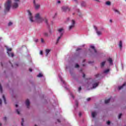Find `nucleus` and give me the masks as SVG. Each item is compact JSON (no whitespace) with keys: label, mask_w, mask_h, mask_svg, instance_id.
I'll return each mask as SVG.
<instances>
[{"label":"nucleus","mask_w":126,"mask_h":126,"mask_svg":"<svg viewBox=\"0 0 126 126\" xmlns=\"http://www.w3.org/2000/svg\"><path fill=\"white\" fill-rule=\"evenodd\" d=\"M2 100L4 101V104H6V100L5 99V97L4 95H2Z\"/></svg>","instance_id":"obj_27"},{"label":"nucleus","mask_w":126,"mask_h":126,"mask_svg":"<svg viewBox=\"0 0 126 126\" xmlns=\"http://www.w3.org/2000/svg\"><path fill=\"white\" fill-rule=\"evenodd\" d=\"M66 68H67V69L69 68V67H68V66L67 65V66H66Z\"/></svg>","instance_id":"obj_57"},{"label":"nucleus","mask_w":126,"mask_h":126,"mask_svg":"<svg viewBox=\"0 0 126 126\" xmlns=\"http://www.w3.org/2000/svg\"><path fill=\"white\" fill-rule=\"evenodd\" d=\"M0 91L1 93H2V87H1V85L0 84Z\"/></svg>","instance_id":"obj_32"},{"label":"nucleus","mask_w":126,"mask_h":126,"mask_svg":"<svg viewBox=\"0 0 126 126\" xmlns=\"http://www.w3.org/2000/svg\"><path fill=\"white\" fill-rule=\"evenodd\" d=\"M59 36L57 38V41H56V44H58L59 42H60V40L62 38V37H63V35H58Z\"/></svg>","instance_id":"obj_19"},{"label":"nucleus","mask_w":126,"mask_h":126,"mask_svg":"<svg viewBox=\"0 0 126 126\" xmlns=\"http://www.w3.org/2000/svg\"><path fill=\"white\" fill-rule=\"evenodd\" d=\"M15 107H16V108H17L18 107V105L16 104Z\"/></svg>","instance_id":"obj_61"},{"label":"nucleus","mask_w":126,"mask_h":126,"mask_svg":"<svg viewBox=\"0 0 126 126\" xmlns=\"http://www.w3.org/2000/svg\"><path fill=\"white\" fill-rule=\"evenodd\" d=\"M92 118H95L96 115H97V112L95 111L92 112L91 113Z\"/></svg>","instance_id":"obj_20"},{"label":"nucleus","mask_w":126,"mask_h":126,"mask_svg":"<svg viewBox=\"0 0 126 126\" xmlns=\"http://www.w3.org/2000/svg\"><path fill=\"white\" fill-rule=\"evenodd\" d=\"M78 92H80L81 91V87H80L78 89Z\"/></svg>","instance_id":"obj_38"},{"label":"nucleus","mask_w":126,"mask_h":126,"mask_svg":"<svg viewBox=\"0 0 126 126\" xmlns=\"http://www.w3.org/2000/svg\"><path fill=\"white\" fill-rule=\"evenodd\" d=\"M118 47L121 51L123 50V41H120L118 43Z\"/></svg>","instance_id":"obj_14"},{"label":"nucleus","mask_w":126,"mask_h":126,"mask_svg":"<svg viewBox=\"0 0 126 126\" xmlns=\"http://www.w3.org/2000/svg\"><path fill=\"white\" fill-rule=\"evenodd\" d=\"M50 52H51V49H47L45 50L46 57H48V55H49V53H50Z\"/></svg>","instance_id":"obj_18"},{"label":"nucleus","mask_w":126,"mask_h":126,"mask_svg":"<svg viewBox=\"0 0 126 126\" xmlns=\"http://www.w3.org/2000/svg\"><path fill=\"white\" fill-rule=\"evenodd\" d=\"M106 5H107L108 6H110L111 4V2L110 1H106L105 2Z\"/></svg>","instance_id":"obj_24"},{"label":"nucleus","mask_w":126,"mask_h":126,"mask_svg":"<svg viewBox=\"0 0 126 126\" xmlns=\"http://www.w3.org/2000/svg\"><path fill=\"white\" fill-rule=\"evenodd\" d=\"M75 105L76 107L78 106V102H77V101H75Z\"/></svg>","instance_id":"obj_39"},{"label":"nucleus","mask_w":126,"mask_h":126,"mask_svg":"<svg viewBox=\"0 0 126 126\" xmlns=\"http://www.w3.org/2000/svg\"><path fill=\"white\" fill-rule=\"evenodd\" d=\"M43 20H44V22H45V23L48 24V20L47 19H44Z\"/></svg>","instance_id":"obj_35"},{"label":"nucleus","mask_w":126,"mask_h":126,"mask_svg":"<svg viewBox=\"0 0 126 126\" xmlns=\"http://www.w3.org/2000/svg\"><path fill=\"white\" fill-rule=\"evenodd\" d=\"M99 85V82L97 81H92L89 84V89H95Z\"/></svg>","instance_id":"obj_2"},{"label":"nucleus","mask_w":126,"mask_h":126,"mask_svg":"<svg viewBox=\"0 0 126 126\" xmlns=\"http://www.w3.org/2000/svg\"><path fill=\"white\" fill-rule=\"evenodd\" d=\"M39 55H40V56H43V51L42 50L40 51Z\"/></svg>","instance_id":"obj_36"},{"label":"nucleus","mask_w":126,"mask_h":126,"mask_svg":"<svg viewBox=\"0 0 126 126\" xmlns=\"http://www.w3.org/2000/svg\"><path fill=\"white\" fill-rule=\"evenodd\" d=\"M43 76V74L40 73L38 75H37V77H42Z\"/></svg>","instance_id":"obj_30"},{"label":"nucleus","mask_w":126,"mask_h":126,"mask_svg":"<svg viewBox=\"0 0 126 126\" xmlns=\"http://www.w3.org/2000/svg\"><path fill=\"white\" fill-rule=\"evenodd\" d=\"M83 77H85V74H83Z\"/></svg>","instance_id":"obj_60"},{"label":"nucleus","mask_w":126,"mask_h":126,"mask_svg":"<svg viewBox=\"0 0 126 126\" xmlns=\"http://www.w3.org/2000/svg\"><path fill=\"white\" fill-rule=\"evenodd\" d=\"M33 4H34V8L36 9H39L40 8V4L36 3V0H33Z\"/></svg>","instance_id":"obj_12"},{"label":"nucleus","mask_w":126,"mask_h":126,"mask_svg":"<svg viewBox=\"0 0 126 126\" xmlns=\"http://www.w3.org/2000/svg\"><path fill=\"white\" fill-rule=\"evenodd\" d=\"M49 32L50 34H52V33H53V31H52L51 30H49Z\"/></svg>","instance_id":"obj_42"},{"label":"nucleus","mask_w":126,"mask_h":126,"mask_svg":"<svg viewBox=\"0 0 126 126\" xmlns=\"http://www.w3.org/2000/svg\"><path fill=\"white\" fill-rule=\"evenodd\" d=\"M57 121H58V123H61V121H60V120H57Z\"/></svg>","instance_id":"obj_59"},{"label":"nucleus","mask_w":126,"mask_h":126,"mask_svg":"<svg viewBox=\"0 0 126 126\" xmlns=\"http://www.w3.org/2000/svg\"><path fill=\"white\" fill-rule=\"evenodd\" d=\"M57 31V35L63 36V33H64V29H63V28H60L58 29Z\"/></svg>","instance_id":"obj_6"},{"label":"nucleus","mask_w":126,"mask_h":126,"mask_svg":"<svg viewBox=\"0 0 126 126\" xmlns=\"http://www.w3.org/2000/svg\"><path fill=\"white\" fill-rule=\"evenodd\" d=\"M88 52L89 53H91V54H93V55H97V51L93 45H90Z\"/></svg>","instance_id":"obj_4"},{"label":"nucleus","mask_w":126,"mask_h":126,"mask_svg":"<svg viewBox=\"0 0 126 126\" xmlns=\"http://www.w3.org/2000/svg\"><path fill=\"white\" fill-rule=\"evenodd\" d=\"M62 10L63 11H64V12H66V11H69V10H70V9H69V8H68V6H63L62 7Z\"/></svg>","instance_id":"obj_10"},{"label":"nucleus","mask_w":126,"mask_h":126,"mask_svg":"<svg viewBox=\"0 0 126 126\" xmlns=\"http://www.w3.org/2000/svg\"><path fill=\"white\" fill-rule=\"evenodd\" d=\"M81 49L80 48H77L76 50V53L75 54L74 56V59L75 60H79L80 59V53H78V52H79V51H81Z\"/></svg>","instance_id":"obj_5"},{"label":"nucleus","mask_w":126,"mask_h":126,"mask_svg":"<svg viewBox=\"0 0 126 126\" xmlns=\"http://www.w3.org/2000/svg\"><path fill=\"white\" fill-rule=\"evenodd\" d=\"M94 29L96 31V33L97 36H101V35H102V32L101 31H98V30H97V28L95 27H94Z\"/></svg>","instance_id":"obj_13"},{"label":"nucleus","mask_w":126,"mask_h":126,"mask_svg":"<svg viewBox=\"0 0 126 126\" xmlns=\"http://www.w3.org/2000/svg\"><path fill=\"white\" fill-rule=\"evenodd\" d=\"M89 63H92L91 62H89Z\"/></svg>","instance_id":"obj_64"},{"label":"nucleus","mask_w":126,"mask_h":126,"mask_svg":"<svg viewBox=\"0 0 126 126\" xmlns=\"http://www.w3.org/2000/svg\"><path fill=\"white\" fill-rule=\"evenodd\" d=\"M107 125H110V124H111V122L110 121H108L107 122Z\"/></svg>","instance_id":"obj_47"},{"label":"nucleus","mask_w":126,"mask_h":126,"mask_svg":"<svg viewBox=\"0 0 126 126\" xmlns=\"http://www.w3.org/2000/svg\"><path fill=\"white\" fill-rule=\"evenodd\" d=\"M58 77L59 78V79L61 80V82H62L63 84V86L65 87L64 86H65V82H64V81H63V78L62 77V74H59L58 75Z\"/></svg>","instance_id":"obj_11"},{"label":"nucleus","mask_w":126,"mask_h":126,"mask_svg":"<svg viewBox=\"0 0 126 126\" xmlns=\"http://www.w3.org/2000/svg\"><path fill=\"white\" fill-rule=\"evenodd\" d=\"M41 43H45V41H44V39L43 38H41Z\"/></svg>","instance_id":"obj_43"},{"label":"nucleus","mask_w":126,"mask_h":126,"mask_svg":"<svg viewBox=\"0 0 126 126\" xmlns=\"http://www.w3.org/2000/svg\"><path fill=\"white\" fill-rule=\"evenodd\" d=\"M105 64H106V61H103L100 63V66L101 67H104L105 66Z\"/></svg>","instance_id":"obj_22"},{"label":"nucleus","mask_w":126,"mask_h":126,"mask_svg":"<svg viewBox=\"0 0 126 126\" xmlns=\"http://www.w3.org/2000/svg\"><path fill=\"white\" fill-rule=\"evenodd\" d=\"M100 30H101V31H102V30H104V29L102 28Z\"/></svg>","instance_id":"obj_63"},{"label":"nucleus","mask_w":126,"mask_h":126,"mask_svg":"<svg viewBox=\"0 0 126 126\" xmlns=\"http://www.w3.org/2000/svg\"><path fill=\"white\" fill-rule=\"evenodd\" d=\"M86 5V3L85 2H82L81 3V6L83 7H84Z\"/></svg>","instance_id":"obj_29"},{"label":"nucleus","mask_w":126,"mask_h":126,"mask_svg":"<svg viewBox=\"0 0 126 126\" xmlns=\"http://www.w3.org/2000/svg\"><path fill=\"white\" fill-rule=\"evenodd\" d=\"M16 112L18 115H19L20 114V112L18 109H16Z\"/></svg>","instance_id":"obj_37"},{"label":"nucleus","mask_w":126,"mask_h":126,"mask_svg":"<svg viewBox=\"0 0 126 126\" xmlns=\"http://www.w3.org/2000/svg\"><path fill=\"white\" fill-rule=\"evenodd\" d=\"M35 19L36 21H42L43 18L41 17V15H40V13H37L35 15Z\"/></svg>","instance_id":"obj_8"},{"label":"nucleus","mask_w":126,"mask_h":126,"mask_svg":"<svg viewBox=\"0 0 126 126\" xmlns=\"http://www.w3.org/2000/svg\"><path fill=\"white\" fill-rule=\"evenodd\" d=\"M57 3H61V1L60 0L57 1Z\"/></svg>","instance_id":"obj_54"},{"label":"nucleus","mask_w":126,"mask_h":126,"mask_svg":"<svg viewBox=\"0 0 126 126\" xmlns=\"http://www.w3.org/2000/svg\"><path fill=\"white\" fill-rule=\"evenodd\" d=\"M23 123H24V120L23 119H22V123H21L22 126H23Z\"/></svg>","instance_id":"obj_44"},{"label":"nucleus","mask_w":126,"mask_h":126,"mask_svg":"<svg viewBox=\"0 0 126 126\" xmlns=\"http://www.w3.org/2000/svg\"><path fill=\"white\" fill-rule=\"evenodd\" d=\"M125 86H126V83H125L122 86L118 87L119 90H121V89H123V88H124Z\"/></svg>","instance_id":"obj_23"},{"label":"nucleus","mask_w":126,"mask_h":126,"mask_svg":"<svg viewBox=\"0 0 126 126\" xmlns=\"http://www.w3.org/2000/svg\"><path fill=\"white\" fill-rule=\"evenodd\" d=\"M73 0L74 1H77V0Z\"/></svg>","instance_id":"obj_62"},{"label":"nucleus","mask_w":126,"mask_h":126,"mask_svg":"<svg viewBox=\"0 0 126 126\" xmlns=\"http://www.w3.org/2000/svg\"><path fill=\"white\" fill-rule=\"evenodd\" d=\"M121 117H122V114H120L119 115V116H118V118H119V119H121Z\"/></svg>","instance_id":"obj_41"},{"label":"nucleus","mask_w":126,"mask_h":126,"mask_svg":"<svg viewBox=\"0 0 126 126\" xmlns=\"http://www.w3.org/2000/svg\"><path fill=\"white\" fill-rule=\"evenodd\" d=\"M30 71L31 72H32V69L31 68H30Z\"/></svg>","instance_id":"obj_58"},{"label":"nucleus","mask_w":126,"mask_h":126,"mask_svg":"<svg viewBox=\"0 0 126 126\" xmlns=\"http://www.w3.org/2000/svg\"><path fill=\"white\" fill-rule=\"evenodd\" d=\"M81 112H80L79 113V117H81Z\"/></svg>","instance_id":"obj_51"},{"label":"nucleus","mask_w":126,"mask_h":126,"mask_svg":"<svg viewBox=\"0 0 126 126\" xmlns=\"http://www.w3.org/2000/svg\"><path fill=\"white\" fill-rule=\"evenodd\" d=\"M94 1H96L97 2H101V1L100 0H94Z\"/></svg>","instance_id":"obj_45"},{"label":"nucleus","mask_w":126,"mask_h":126,"mask_svg":"<svg viewBox=\"0 0 126 126\" xmlns=\"http://www.w3.org/2000/svg\"><path fill=\"white\" fill-rule=\"evenodd\" d=\"M95 78H98V77H100V74H97L95 75Z\"/></svg>","instance_id":"obj_33"},{"label":"nucleus","mask_w":126,"mask_h":126,"mask_svg":"<svg viewBox=\"0 0 126 126\" xmlns=\"http://www.w3.org/2000/svg\"><path fill=\"white\" fill-rule=\"evenodd\" d=\"M2 100L1 99H0V106H1V102Z\"/></svg>","instance_id":"obj_46"},{"label":"nucleus","mask_w":126,"mask_h":126,"mask_svg":"<svg viewBox=\"0 0 126 126\" xmlns=\"http://www.w3.org/2000/svg\"><path fill=\"white\" fill-rule=\"evenodd\" d=\"M107 62H108L110 65H113V60H112V58L107 59Z\"/></svg>","instance_id":"obj_15"},{"label":"nucleus","mask_w":126,"mask_h":126,"mask_svg":"<svg viewBox=\"0 0 126 126\" xmlns=\"http://www.w3.org/2000/svg\"><path fill=\"white\" fill-rule=\"evenodd\" d=\"M69 20H70V19L69 18H67L66 19L67 21H69Z\"/></svg>","instance_id":"obj_49"},{"label":"nucleus","mask_w":126,"mask_h":126,"mask_svg":"<svg viewBox=\"0 0 126 126\" xmlns=\"http://www.w3.org/2000/svg\"><path fill=\"white\" fill-rule=\"evenodd\" d=\"M12 24H13V23H12L11 22H10L8 24V26H12Z\"/></svg>","instance_id":"obj_31"},{"label":"nucleus","mask_w":126,"mask_h":126,"mask_svg":"<svg viewBox=\"0 0 126 126\" xmlns=\"http://www.w3.org/2000/svg\"><path fill=\"white\" fill-rule=\"evenodd\" d=\"M57 16V13H55L54 16L53 17V18H55V17Z\"/></svg>","instance_id":"obj_50"},{"label":"nucleus","mask_w":126,"mask_h":126,"mask_svg":"<svg viewBox=\"0 0 126 126\" xmlns=\"http://www.w3.org/2000/svg\"><path fill=\"white\" fill-rule=\"evenodd\" d=\"M77 11L78 12L77 14L78 15H79V16H80V17H81L82 15H81V13L80 12V11H79V9H77Z\"/></svg>","instance_id":"obj_25"},{"label":"nucleus","mask_w":126,"mask_h":126,"mask_svg":"<svg viewBox=\"0 0 126 126\" xmlns=\"http://www.w3.org/2000/svg\"><path fill=\"white\" fill-rule=\"evenodd\" d=\"M34 41L36 42V43H37V42H38V39H35Z\"/></svg>","instance_id":"obj_56"},{"label":"nucleus","mask_w":126,"mask_h":126,"mask_svg":"<svg viewBox=\"0 0 126 126\" xmlns=\"http://www.w3.org/2000/svg\"><path fill=\"white\" fill-rule=\"evenodd\" d=\"M75 67L76 68H78V67H79V65L78 64H76L75 65Z\"/></svg>","instance_id":"obj_34"},{"label":"nucleus","mask_w":126,"mask_h":126,"mask_svg":"<svg viewBox=\"0 0 126 126\" xmlns=\"http://www.w3.org/2000/svg\"><path fill=\"white\" fill-rule=\"evenodd\" d=\"M3 120H4V121H6V117H4Z\"/></svg>","instance_id":"obj_55"},{"label":"nucleus","mask_w":126,"mask_h":126,"mask_svg":"<svg viewBox=\"0 0 126 126\" xmlns=\"http://www.w3.org/2000/svg\"><path fill=\"white\" fill-rule=\"evenodd\" d=\"M91 99V98H87V101H90Z\"/></svg>","instance_id":"obj_53"},{"label":"nucleus","mask_w":126,"mask_h":126,"mask_svg":"<svg viewBox=\"0 0 126 126\" xmlns=\"http://www.w3.org/2000/svg\"><path fill=\"white\" fill-rule=\"evenodd\" d=\"M109 22H110V23H112L113 22V20L112 19L109 20Z\"/></svg>","instance_id":"obj_48"},{"label":"nucleus","mask_w":126,"mask_h":126,"mask_svg":"<svg viewBox=\"0 0 126 126\" xmlns=\"http://www.w3.org/2000/svg\"><path fill=\"white\" fill-rule=\"evenodd\" d=\"M75 24H76V22H75V20L72 19L70 20V25L68 27V30L69 31L72 30V29L75 27Z\"/></svg>","instance_id":"obj_3"},{"label":"nucleus","mask_w":126,"mask_h":126,"mask_svg":"<svg viewBox=\"0 0 126 126\" xmlns=\"http://www.w3.org/2000/svg\"><path fill=\"white\" fill-rule=\"evenodd\" d=\"M113 10L115 13H117V14H121V12L117 8H113Z\"/></svg>","instance_id":"obj_16"},{"label":"nucleus","mask_w":126,"mask_h":126,"mask_svg":"<svg viewBox=\"0 0 126 126\" xmlns=\"http://www.w3.org/2000/svg\"><path fill=\"white\" fill-rule=\"evenodd\" d=\"M30 104V101H29V99H27L26 100V105L28 107V108H29Z\"/></svg>","instance_id":"obj_21"},{"label":"nucleus","mask_w":126,"mask_h":126,"mask_svg":"<svg viewBox=\"0 0 126 126\" xmlns=\"http://www.w3.org/2000/svg\"><path fill=\"white\" fill-rule=\"evenodd\" d=\"M7 53L9 56V57H11L13 58L14 56L13 53H11L12 49L11 48H9L8 47H6Z\"/></svg>","instance_id":"obj_9"},{"label":"nucleus","mask_w":126,"mask_h":126,"mask_svg":"<svg viewBox=\"0 0 126 126\" xmlns=\"http://www.w3.org/2000/svg\"><path fill=\"white\" fill-rule=\"evenodd\" d=\"M43 35L44 36H45V37H49V34L48 33V32H43Z\"/></svg>","instance_id":"obj_26"},{"label":"nucleus","mask_w":126,"mask_h":126,"mask_svg":"<svg viewBox=\"0 0 126 126\" xmlns=\"http://www.w3.org/2000/svg\"><path fill=\"white\" fill-rule=\"evenodd\" d=\"M110 100H111V98H109L108 99L105 100V104H108V103H109V102H110Z\"/></svg>","instance_id":"obj_28"},{"label":"nucleus","mask_w":126,"mask_h":126,"mask_svg":"<svg viewBox=\"0 0 126 126\" xmlns=\"http://www.w3.org/2000/svg\"><path fill=\"white\" fill-rule=\"evenodd\" d=\"M110 72V69H106L103 70V74H108Z\"/></svg>","instance_id":"obj_17"},{"label":"nucleus","mask_w":126,"mask_h":126,"mask_svg":"<svg viewBox=\"0 0 126 126\" xmlns=\"http://www.w3.org/2000/svg\"><path fill=\"white\" fill-rule=\"evenodd\" d=\"M81 47H85V44H83L81 45Z\"/></svg>","instance_id":"obj_52"},{"label":"nucleus","mask_w":126,"mask_h":126,"mask_svg":"<svg viewBox=\"0 0 126 126\" xmlns=\"http://www.w3.org/2000/svg\"><path fill=\"white\" fill-rule=\"evenodd\" d=\"M20 2V0H14L11 4V0H7L4 4L5 11H9L11 6L13 9H16L19 6Z\"/></svg>","instance_id":"obj_1"},{"label":"nucleus","mask_w":126,"mask_h":126,"mask_svg":"<svg viewBox=\"0 0 126 126\" xmlns=\"http://www.w3.org/2000/svg\"><path fill=\"white\" fill-rule=\"evenodd\" d=\"M70 96H71V97H72V98L73 99L74 98V96H73V94H70Z\"/></svg>","instance_id":"obj_40"},{"label":"nucleus","mask_w":126,"mask_h":126,"mask_svg":"<svg viewBox=\"0 0 126 126\" xmlns=\"http://www.w3.org/2000/svg\"><path fill=\"white\" fill-rule=\"evenodd\" d=\"M28 16L31 22H35V20L34 18H33V16L32 15V13L30 10H28Z\"/></svg>","instance_id":"obj_7"}]
</instances>
